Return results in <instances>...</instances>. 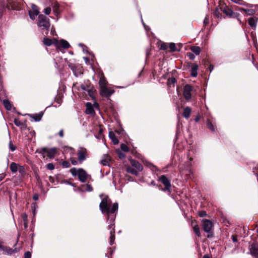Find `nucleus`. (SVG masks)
I'll return each instance as SVG.
<instances>
[{"mask_svg": "<svg viewBox=\"0 0 258 258\" xmlns=\"http://www.w3.org/2000/svg\"><path fill=\"white\" fill-rule=\"evenodd\" d=\"M46 167L48 169L52 170L54 169V165L53 163H50L46 165Z\"/></svg>", "mask_w": 258, "mask_h": 258, "instance_id": "49", "label": "nucleus"}, {"mask_svg": "<svg viewBox=\"0 0 258 258\" xmlns=\"http://www.w3.org/2000/svg\"><path fill=\"white\" fill-rule=\"evenodd\" d=\"M118 208V203H115L113 204L111 209H110V207L108 208V212H105L107 215V220H109L110 219L111 221L112 222L115 221V216L114 215H112V214H114L116 211H117Z\"/></svg>", "mask_w": 258, "mask_h": 258, "instance_id": "12", "label": "nucleus"}, {"mask_svg": "<svg viewBox=\"0 0 258 258\" xmlns=\"http://www.w3.org/2000/svg\"><path fill=\"white\" fill-rule=\"evenodd\" d=\"M51 12V8L50 7H47L44 9V13L46 15H49Z\"/></svg>", "mask_w": 258, "mask_h": 258, "instance_id": "58", "label": "nucleus"}, {"mask_svg": "<svg viewBox=\"0 0 258 258\" xmlns=\"http://www.w3.org/2000/svg\"><path fill=\"white\" fill-rule=\"evenodd\" d=\"M130 163L133 167L137 169L138 171H141L143 170V165L138 161L134 159H131L130 160Z\"/></svg>", "mask_w": 258, "mask_h": 258, "instance_id": "17", "label": "nucleus"}, {"mask_svg": "<svg viewBox=\"0 0 258 258\" xmlns=\"http://www.w3.org/2000/svg\"><path fill=\"white\" fill-rule=\"evenodd\" d=\"M70 160L73 165H76L78 164V161L76 160L74 158H71Z\"/></svg>", "mask_w": 258, "mask_h": 258, "instance_id": "61", "label": "nucleus"}, {"mask_svg": "<svg viewBox=\"0 0 258 258\" xmlns=\"http://www.w3.org/2000/svg\"><path fill=\"white\" fill-rule=\"evenodd\" d=\"M126 171L127 173H131L136 176H138L139 172L137 170L135 169L134 168L128 166L126 168Z\"/></svg>", "mask_w": 258, "mask_h": 258, "instance_id": "29", "label": "nucleus"}, {"mask_svg": "<svg viewBox=\"0 0 258 258\" xmlns=\"http://www.w3.org/2000/svg\"><path fill=\"white\" fill-rule=\"evenodd\" d=\"M18 171H19L22 176H24L26 174L25 167L23 166H19Z\"/></svg>", "mask_w": 258, "mask_h": 258, "instance_id": "40", "label": "nucleus"}, {"mask_svg": "<svg viewBox=\"0 0 258 258\" xmlns=\"http://www.w3.org/2000/svg\"><path fill=\"white\" fill-rule=\"evenodd\" d=\"M187 56H188V57L191 60H194L195 58V55L191 53V52H188L187 53Z\"/></svg>", "mask_w": 258, "mask_h": 258, "instance_id": "59", "label": "nucleus"}, {"mask_svg": "<svg viewBox=\"0 0 258 258\" xmlns=\"http://www.w3.org/2000/svg\"><path fill=\"white\" fill-rule=\"evenodd\" d=\"M115 238V229H112L110 231V245H112L113 244Z\"/></svg>", "mask_w": 258, "mask_h": 258, "instance_id": "26", "label": "nucleus"}, {"mask_svg": "<svg viewBox=\"0 0 258 258\" xmlns=\"http://www.w3.org/2000/svg\"><path fill=\"white\" fill-rule=\"evenodd\" d=\"M240 10H242L243 12L246 14V16H253L255 13V11L253 9H240Z\"/></svg>", "mask_w": 258, "mask_h": 258, "instance_id": "28", "label": "nucleus"}, {"mask_svg": "<svg viewBox=\"0 0 258 258\" xmlns=\"http://www.w3.org/2000/svg\"><path fill=\"white\" fill-rule=\"evenodd\" d=\"M77 155L78 157V161L80 164H81L88 158V151L86 148L84 147H80L77 151Z\"/></svg>", "mask_w": 258, "mask_h": 258, "instance_id": "10", "label": "nucleus"}, {"mask_svg": "<svg viewBox=\"0 0 258 258\" xmlns=\"http://www.w3.org/2000/svg\"><path fill=\"white\" fill-rule=\"evenodd\" d=\"M116 153L118 155V157L120 159H123L125 157V155L124 153H123L121 151H120L119 149L116 150Z\"/></svg>", "mask_w": 258, "mask_h": 258, "instance_id": "43", "label": "nucleus"}, {"mask_svg": "<svg viewBox=\"0 0 258 258\" xmlns=\"http://www.w3.org/2000/svg\"><path fill=\"white\" fill-rule=\"evenodd\" d=\"M15 124L17 126H20L22 125L23 122H21L18 119L15 118L14 120Z\"/></svg>", "mask_w": 258, "mask_h": 258, "instance_id": "48", "label": "nucleus"}, {"mask_svg": "<svg viewBox=\"0 0 258 258\" xmlns=\"http://www.w3.org/2000/svg\"><path fill=\"white\" fill-rule=\"evenodd\" d=\"M176 81L175 78L173 77L170 78L167 80V84L169 87H171V86L174 87Z\"/></svg>", "mask_w": 258, "mask_h": 258, "instance_id": "35", "label": "nucleus"}, {"mask_svg": "<svg viewBox=\"0 0 258 258\" xmlns=\"http://www.w3.org/2000/svg\"><path fill=\"white\" fill-rule=\"evenodd\" d=\"M221 12H223L227 17L230 18H236L240 23L241 21L239 18L240 14L236 12H234L233 10L229 8L223 1H219V5L216 7L214 12L215 18H219L222 20L225 17L223 16Z\"/></svg>", "mask_w": 258, "mask_h": 258, "instance_id": "1", "label": "nucleus"}, {"mask_svg": "<svg viewBox=\"0 0 258 258\" xmlns=\"http://www.w3.org/2000/svg\"><path fill=\"white\" fill-rule=\"evenodd\" d=\"M52 40H53V44L55 45L56 48L59 49V42L58 40L55 38H53Z\"/></svg>", "mask_w": 258, "mask_h": 258, "instance_id": "46", "label": "nucleus"}, {"mask_svg": "<svg viewBox=\"0 0 258 258\" xmlns=\"http://www.w3.org/2000/svg\"><path fill=\"white\" fill-rule=\"evenodd\" d=\"M80 87L82 90L86 91L88 92V95L92 100L95 99V93L96 90L90 81L87 80L86 82H85L84 84L81 85Z\"/></svg>", "mask_w": 258, "mask_h": 258, "instance_id": "5", "label": "nucleus"}, {"mask_svg": "<svg viewBox=\"0 0 258 258\" xmlns=\"http://www.w3.org/2000/svg\"><path fill=\"white\" fill-rule=\"evenodd\" d=\"M168 45L169 44L165 42H163L161 44L160 46V49L165 50H167L168 48Z\"/></svg>", "mask_w": 258, "mask_h": 258, "instance_id": "45", "label": "nucleus"}, {"mask_svg": "<svg viewBox=\"0 0 258 258\" xmlns=\"http://www.w3.org/2000/svg\"><path fill=\"white\" fill-rule=\"evenodd\" d=\"M231 1H233V2H234L235 3L239 4L240 5H244V6H247V7H249L250 8L252 7L251 5L248 4H246L245 2H243V1L242 0H231Z\"/></svg>", "mask_w": 258, "mask_h": 258, "instance_id": "39", "label": "nucleus"}, {"mask_svg": "<svg viewBox=\"0 0 258 258\" xmlns=\"http://www.w3.org/2000/svg\"><path fill=\"white\" fill-rule=\"evenodd\" d=\"M68 66L70 69L73 71L74 75L76 77H78L79 75L83 74V68L82 67L79 66V64L73 63L72 62H69L68 63Z\"/></svg>", "mask_w": 258, "mask_h": 258, "instance_id": "9", "label": "nucleus"}, {"mask_svg": "<svg viewBox=\"0 0 258 258\" xmlns=\"http://www.w3.org/2000/svg\"><path fill=\"white\" fill-rule=\"evenodd\" d=\"M193 230H194V233H195V234L198 237H201V232H200V227L197 224H196L194 227H193Z\"/></svg>", "mask_w": 258, "mask_h": 258, "instance_id": "33", "label": "nucleus"}, {"mask_svg": "<svg viewBox=\"0 0 258 258\" xmlns=\"http://www.w3.org/2000/svg\"><path fill=\"white\" fill-rule=\"evenodd\" d=\"M158 181L164 185V189L167 190L168 194L170 195L172 192L170 180L166 175H162L158 177Z\"/></svg>", "mask_w": 258, "mask_h": 258, "instance_id": "8", "label": "nucleus"}, {"mask_svg": "<svg viewBox=\"0 0 258 258\" xmlns=\"http://www.w3.org/2000/svg\"><path fill=\"white\" fill-rule=\"evenodd\" d=\"M191 109L189 107H186L183 112L182 115L185 118H188L191 114Z\"/></svg>", "mask_w": 258, "mask_h": 258, "instance_id": "24", "label": "nucleus"}, {"mask_svg": "<svg viewBox=\"0 0 258 258\" xmlns=\"http://www.w3.org/2000/svg\"><path fill=\"white\" fill-rule=\"evenodd\" d=\"M86 190L88 191H92L93 190V187L91 184H87L86 185Z\"/></svg>", "mask_w": 258, "mask_h": 258, "instance_id": "55", "label": "nucleus"}, {"mask_svg": "<svg viewBox=\"0 0 258 258\" xmlns=\"http://www.w3.org/2000/svg\"><path fill=\"white\" fill-rule=\"evenodd\" d=\"M3 104L5 107V108L7 110H11L12 109V104L10 102V101L8 99H5L4 100L3 102Z\"/></svg>", "mask_w": 258, "mask_h": 258, "instance_id": "27", "label": "nucleus"}, {"mask_svg": "<svg viewBox=\"0 0 258 258\" xmlns=\"http://www.w3.org/2000/svg\"><path fill=\"white\" fill-rule=\"evenodd\" d=\"M107 83V82L106 80L105 79V78H101L100 79L99 82L100 88H101V87H102V86H106Z\"/></svg>", "mask_w": 258, "mask_h": 258, "instance_id": "41", "label": "nucleus"}, {"mask_svg": "<svg viewBox=\"0 0 258 258\" xmlns=\"http://www.w3.org/2000/svg\"><path fill=\"white\" fill-rule=\"evenodd\" d=\"M29 15L30 18L32 20H35V16L37 15H34V13L31 10L29 11Z\"/></svg>", "mask_w": 258, "mask_h": 258, "instance_id": "50", "label": "nucleus"}, {"mask_svg": "<svg viewBox=\"0 0 258 258\" xmlns=\"http://www.w3.org/2000/svg\"><path fill=\"white\" fill-rule=\"evenodd\" d=\"M231 238L232 239V241L234 242H236L237 241V236L236 234L232 235L231 236Z\"/></svg>", "mask_w": 258, "mask_h": 258, "instance_id": "60", "label": "nucleus"}, {"mask_svg": "<svg viewBox=\"0 0 258 258\" xmlns=\"http://www.w3.org/2000/svg\"><path fill=\"white\" fill-rule=\"evenodd\" d=\"M194 87L189 84H186L184 86L183 95L186 101H189L191 98V92L193 91Z\"/></svg>", "mask_w": 258, "mask_h": 258, "instance_id": "11", "label": "nucleus"}, {"mask_svg": "<svg viewBox=\"0 0 258 258\" xmlns=\"http://www.w3.org/2000/svg\"><path fill=\"white\" fill-rule=\"evenodd\" d=\"M6 8L9 10H19L18 7H14L13 3H9L6 5Z\"/></svg>", "mask_w": 258, "mask_h": 258, "instance_id": "38", "label": "nucleus"}, {"mask_svg": "<svg viewBox=\"0 0 258 258\" xmlns=\"http://www.w3.org/2000/svg\"><path fill=\"white\" fill-rule=\"evenodd\" d=\"M190 50L196 55H199L201 51V48L197 46H192L190 47Z\"/></svg>", "mask_w": 258, "mask_h": 258, "instance_id": "34", "label": "nucleus"}, {"mask_svg": "<svg viewBox=\"0 0 258 258\" xmlns=\"http://www.w3.org/2000/svg\"><path fill=\"white\" fill-rule=\"evenodd\" d=\"M39 199V195L38 194H35L33 196V199L34 201H37Z\"/></svg>", "mask_w": 258, "mask_h": 258, "instance_id": "64", "label": "nucleus"}, {"mask_svg": "<svg viewBox=\"0 0 258 258\" xmlns=\"http://www.w3.org/2000/svg\"><path fill=\"white\" fill-rule=\"evenodd\" d=\"M22 219L23 220L24 223L28 222L27 216L26 214H24L22 215Z\"/></svg>", "mask_w": 258, "mask_h": 258, "instance_id": "63", "label": "nucleus"}, {"mask_svg": "<svg viewBox=\"0 0 258 258\" xmlns=\"http://www.w3.org/2000/svg\"><path fill=\"white\" fill-rule=\"evenodd\" d=\"M58 151L59 149L56 147H53L51 148L43 147L37 149L36 152L41 154L44 159L45 157V154H46L48 158L50 159H53L55 157V155L58 154Z\"/></svg>", "mask_w": 258, "mask_h": 258, "instance_id": "2", "label": "nucleus"}, {"mask_svg": "<svg viewBox=\"0 0 258 258\" xmlns=\"http://www.w3.org/2000/svg\"><path fill=\"white\" fill-rule=\"evenodd\" d=\"M10 169L13 173H16L18 170V164L15 162H12L10 165Z\"/></svg>", "mask_w": 258, "mask_h": 258, "instance_id": "25", "label": "nucleus"}, {"mask_svg": "<svg viewBox=\"0 0 258 258\" xmlns=\"http://www.w3.org/2000/svg\"><path fill=\"white\" fill-rule=\"evenodd\" d=\"M110 220V224L108 226V227L109 229H114L115 228V224H114V221L112 222V221L110 220V219H109Z\"/></svg>", "mask_w": 258, "mask_h": 258, "instance_id": "53", "label": "nucleus"}, {"mask_svg": "<svg viewBox=\"0 0 258 258\" xmlns=\"http://www.w3.org/2000/svg\"><path fill=\"white\" fill-rule=\"evenodd\" d=\"M9 148L12 151H14L16 149V147L13 145L11 141L9 143Z\"/></svg>", "mask_w": 258, "mask_h": 258, "instance_id": "51", "label": "nucleus"}, {"mask_svg": "<svg viewBox=\"0 0 258 258\" xmlns=\"http://www.w3.org/2000/svg\"><path fill=\"white\" fill-rule=\"evenodd\" d=\"M24 258H31V252L28 251L24 253Z\"/></svg>", "mask_w": 258, "mask_h": 258, "instance_id": "56", "label": "nucleus"}, {"mask_svg": "<svg viewBox=\"0 0 258 258\" xmlns=\"http://www.w3.org/2000/svg\"><path fill=\"white\" fill-rule=\"evenodd\" d=\"M62 166L64 168H69L71 166V164L68 161H64L62 163Z\"/></svg>", "mask_w": 258, "mask_h": 258, "instance_id": "47", "label": "nucleus"}, {"mask_svg": "<svg viewBox=\"0 0 258 258\" xmlns=\"http://www.w3.org/2000/svg\"><path fill=\"white\" fill-rule=\"evenodd\" d=\"M37 25L39 27H43L44 29H49L50 20L44 15H39Z\"/></svg>", "mask_w": 258, "mask_h": 258, "instance_id": "6", "label": "nucleus"}, {"mask_svg": "<svg viewBox=\"0 0 258 258\" xmlns=\"http://www.w3.org/2000/svg\"><path fill=\"white\" fill-rule=\"evenodd\" d=\"M120 148L121 149L122 151L125 152H127L129 151V148L128 147V146L125 144H121L120 145Z\"/></svg>", "mask_w": 258, "mask_h": 258, "instance_id": "44", "label": "nucleus"}, {"mask_svg": "<svg viewBox=\"0 0 258 258\" xmlns=\"http://www.w3.org/2000/svg\"><path fill=\"white\" fill-rule=\"evenodd\" d=\"M109 137L114 145H117L119 143V140L112 131L109 132Z\"/></svg>", "mask_w": 258, "mask_h": 258, "instance_id": "22", "label": "nucleus"}, {"mask_svg": "<svg viewBox=\"0 0 258 258\" xmlns=\"http://www.w3.org/2000/svg\"><path fill=\"white\" fill-rule=\"evenodd\" d=\"M32 12L34 13V15H38L39 13V9L38 7L35 5L32 6Z\"/></svg>", "mask_w": 258, "mask_h": 258, "instance_id": "42", "label": "nucleus"}, {"mask_svg": "<svg viewBox=\"0 0 258 258\" xmlns=\"http://www.w3.org/2000/svg\"><path fill=\"white\" fill-rule=\"evenodd\" d=\"M70 47L71 45H70L69 42L66 40L61 39L59 41V48H60V47H61L63 48L67 49L70 48Z\"/></svg>", "mask_w": 258, "mask_h": 258, "instance_id": "21", "label": "nucleus"}, {"mask_svg": "<svg viewBox=\"0 0 258 258\" xmlns=\"http://www.w3.org/2000/svg\"><path fill=\"white\" fill-rule=\"evenodd\" d=\"M258 21V17L256 16H252L247 20L248 25L252 29H255Z\"/></svg>", "mask_w": 258, "mask_h": 258, "instance_id": "16", "label": "nucleus"}, {"mask_svg": "<svg viewBox=\"0 0 258 258\" xmlns=\"http://www.w3.org/2000/svg\"><path fill=\"white\" fill-rule=\"evenodd\" d=\"M202 228L207 233V237L211 238L214 237L213 227L214 225L211 221L208 219L202 220Z\"/></svg>", "mask_w": 258, "mask_h": 258, "instance_id": "3", "label": "nucleus"}, {"mask_svg": "<svg viewBox=\"0 0 258 258\" xmlns=\"http://www.w3.org/2000/svg\"><path fill=\"white\" fill-rule=\"evenodd\" d=\"M250 254L255 258H258V242L252 243L249 248Z\"/></svg>", "mask_w": 258, "mask_h": 258, "instance_id": "14", "label": "nucleus"}, {"mask_svg": "<svg viewBox=\"0 0 258 258\" xmlns=\"http://www.w3.org/2000/svg\"><path fill=\"white\" fill-rule=\"evenodd\" d=\"M59 5L57 3H54L53 6V12L55 15H57L59 13Z\"/></svg>", "mask_w": 258, "mask_h": 258, "instance_id": "37", "label": "nucleus"}, {"mask_svg": "<svg viewBox=\"0 0 258 258\" xmlns=\"http://www.w3.org/2000/svg\"><path fill=\"white\" fill-rule=\"evenodd\" d=\"M192 160V158L190 157L189 158L190 162L187 163V166H188V168L189 169L188 170V172L186 174V175L189 176V178H191V175L192 174V170L191 169V161Z\"/></svg>", "mask_w": 258, "mask_h": 258, "instance_id": "32", "label": "nucleus"}, {"mask_svg": "<svg viewBox=\"0 0 258 258\" xmlns=\"http://www.w3.org/2000/svg\"><path fill=\"white\" fill-rule=\"evenodd\" d=\"M43 44L47 46H50L53 44V40L49 38L45 37L43 40Z\"/></svg>", "mask_w": 258, "mask_h": 258, "instance_id": "30", "label": "nucleus"}, {"mask_svg": "<svg viewBox=\"0 0 258 258\" xmlns=\"http://www.w3.org/2000/svg\"><path fill=\"white\" fill-rule=\"evenodd\" d=\"M199 216L200 217H204L207 216V213L205 211H201L199 212Z\"/></svg>", "mask_w": 258, "mask_h": 258, "instance_id": "52", "label": "nucleus"}, {"mask_svg": "<svg viewBox=\"0 0 258 258\" xmlns=\"http://www.w3.org/2000/svg\"><path fill=\"white\" fill-rule=\"evenodd\" d=\"M114 93L113 89H110L106 86H102L100 90V95L104 97L109 98Z\"/></svg>", "mask_w": 258, "mask_h": 258, "instance_id": "13", "label": "nucleus"}, {"mask_svg": "<svg viewBox=\"0 0 258 258\" xmlns=\"http://www.w3.org/2000/svg\"><path fill=\"white\" fill-rule=\"evenodd\" d=\"M206 126L212 133H216V125L215 122L213 120V119L208 118L206 120Z\"/></svg>", "mask_w": 258, "mask_h": 258, "instance_id": "15", "label": "nucleus"}, {"mask_svg": "<svg viewBox=\"0 0 258 258\" xmlns=\"http://www.w3.org/2000/svg\"><path fill=\"white\" fill-rule=\"evenodd\" d=\"M27 231L24 230L21 234L19 233L17 237V240H19V237L21 236V238H22L24 241H26L27 240Z\"/></svg>", "mask_w": 258, "mask_h": 258, "instance_id": "36", "label": "nucleus"}, {"mask_svg": "<svg viewBox=\"0 0 258 258\" xmlns=\"http://www.w3.org/2000/svg\"><path fill=\"white\" fill-rule=\"evenodd\" d=\"M70 171L73 176H78L79 180L81 182H85L86 181L88 175L84 169L79 168L77 169L74 167L71 168Z\"/></svg>", "mask_w": 258, "mask_h": 258, "instance_id": "4", "label": "nucleus"}, {"mask_svg": "<svg viewBox=\"0 0 258 258\" xmlns=\"http://www.w3.org/2000/svg\"><path fill=\"white\" fill-rule=\"evenodd\" d=\"M43 114V113L42 112H41L38 114H28V115L30 117L33 118L35 121H39L41 119Z\"/></svg>", "mask_w": 258, "mask_h": 258, "instance_id": "23", "label": "nucleus"}, {"mask_svg": "<svg viewBox=\"0 0 258 258\" xmlns=\"http://www.w3.org/2000/svg\"><path fill=\"white\" fill-rule=\"evenodd\" d=\"M27 124L25 123H23L22 125L20 126V128L22 131H24L27 128Z\"/></svg>", "mask_w": 258, "mask_h": 258, "instance_id": "62", "label": "nucleus"}, {"mask_svg": "<svg viewBox=\"0 0 258 258\" xmlns=\"http://www.w3.org/2000/svg\"><path fill=\"white\" fill-rule=\"evenodd\" d=\"M209 17L208 16H206L204 20V25L205 26L209 24Z\"/></svg>", "mask_w": 258, "mask_h": 258, "instance_id": "54", "label": "nucleus"}, {"mask_svg": "<svg viewBox=\"0 0 258 258\" xmlns=\"http://www.w3.org/2000/svg\"><path fill=\"white\" fill-rule=\"evenodd\" d=\"M112 202L108 196L102 199L99 205V208L102 213L108 212V208L110 207Z\"/></svg>", "mask_w": 258, "mask_h": 258, "instance_id": "7", "label": "nucleus"}, {"mask_svg": "<svg viewBox=\"0 0 258 258\" xmlns=\"http://www.w3.org/2000/svg\"><path fill=\"white\" fill-rule=\"evenodd\" d=\"M156 186L159 188V190H161L164 192H167V190L164 189V187H163L161 184H156Z\"/></svg>", "mask_w": 258, "mask_h": 258, "instance_id": "57", "label": "nucleus"}, {"mask_svg": "<svg viewBox=\"0 0 258 258\" xmlns=\"http://www.w3.org/2000/svg\"><path fill=\"white\" fill-rule=\"evenodd\" d=\"M86 109L85 113L87 114H93L95 113V110L91 103L87 102L86 104Z\"/></svg>", "mask_w": 258, "mask_h": 258, "instance_id": "18", "label": "nucleus"}, {"mask_svg": "<svg viewBox=\"0 0 258 258\" xmlns=\"http://www.w3.org/2000/svg\"><path fill=\"white\" fill-rule=\"evenodd\" d=\"M168 47L170 49V51L172 52L180 51V48L177 49L176 47L175 44L173 42L169 43Z\"/></svg>", "mask_w": 258, "mask_h": 258, "instance_id": "31", "label": "nucleus"}, {"mask_svg": "<svg viewBox=\"0 0 258 258\" xmlns=\"http://www.w3.org/2000/svg\"><path fill=\"white\" fill-rule=\"evenodd\" d=\"M19 250L17 248H15V249H12V248L9 247V246H4V249H3V251L9 254H12L14 253H16Z\"/></svg>", "mask_w": 258, "mask_h": 258, "instance_id": "20", "label": "nucleus"}, {"mask_svg": "<svg viewBox=\"0 0 258 258\" xmlns=\"http://www.w3.org/2000/svg\"><path fill=\"white\" fill-rule=\"evenodd\" d=\"M198 65L197 63H194L191 66L190 70V75L191 77H196L198 75L197 71L198 69Z\"/></svg>", "mask_w": 258, "mask_h": 258, "instance_id": "19", "label": "nucleus"}]
</instances>
